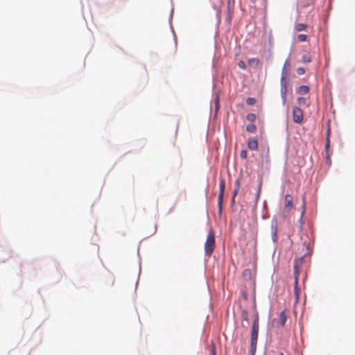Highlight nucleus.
<instances>
[{
    "instance_id": "nucleus-1",
    "label": "nucleus",
    "mask_w": 355,
    "mask_h": 355,
    "mask_svg": "<svg viewBox=\"0 0 355 355\" xmlns=\"http://www.w3.org/2000/svg\"><path fill=\"white\" fill-rule=\"evenodd\" d=\"M291 68V60L290 59H286L283 68L282 69V75H281V96L282 98V103L284 105L286 102V95H287V78L289 76V71Z\"/></svg>"
},
{
    "instance_id": "nucleus-2",
    "label": "nucleus",
    "mask_w": 355,
    "mask_h": 355,
    "mask_svg": "<svg viewBox=\"0 0 355 355\" xmlns=\"http://www.w3.org/2000/svg\"><path fill=\"white\" fill-rule=\"evenodd\" d=\"M259 317L256 316L254 319L251 331V339H250V353L251 355H254L257 349V344L258 340V332H259Z\"/></svg>"
},
{
    "instance_id": "nucleus-3",
    "label": "nucleus",
    "mask_w": 355,
    "mask_h": 355,
    "mask_svg": "<svg viewBox=\"0 0 355 355\" xmlns=\"http://www.w3.org/2000/svg\"><path fill=\"white\" fill-rule=\"evenodd\" d=\"M216 248L215 234L213 230L210 229L205 243V252L208 257H210Z\"/></svg>"
},
{
    "instance_id": "nucleus-4",
    "label": "nucleus",
    "mask_w": 355,
    "mask_h": 355,
    "mask_svg": "<svg viewBox=\"0 0 355 355\" xmlns=\"http://www.w3.org/2000/svg\"><path fill=\"white\" fill-rule=\"evenodd\" d=\"M225 189V182L223 179H222L220 182V191L219 195L218 198V214L220 215L222 214L223 209V196Z\"/></svg>"
},
{
    "instance_id": "nucleus-5",
    "label": "nucleus",
    "mask_w": 355,
    "mask_h": 355,
    "mask_svg": "<svg viewBox=\"0 0 355 355\" xmlns=\"http://www.w3.org/2000/svg\"><path fill=\"white\" fill-rule=\"evenodd\" d=\"M295 284H294V295L295 297V303H297L300 298V289L298 288V277H299V269L297 264L295 265Z\"/></svg>"
},
{
    "instance_id": "nucleus-6",
    "label": "nucleus",
    "mask_w": 355,
    "mask_h": 355,
    "mask_svg": "<svg viewBox=\"0 0 355 355\" xmlns=\"http://www.w3.org/2000/svg\"><path fill=\"white\" fill-rule=\"evenodd\" d=\"M304 114L302 110L297 107H294L293 110V119L296 123H301L303 121Z\"/></svg>"
},
{
    "instance_id": "nucleus-7",
    "label": "nucleus",
    "mask_w": 355,
    "mask_h": 355,
    "mask_svg": "<svg viewBox=\"0 0 355 355\" xmlns=\"http://www.w3.org/2000/svg\"><path fill=\"white\" fill-rule=\"evenodd\" d=\"M293 207V197L287 194L284 197V209L287 212L290 211Z\"/></svg>"
},
{
    "instance_id": "nucleus-8",
    "label": "nucleus",
    "mask_w": 355,
    "mask_h": 355,
    "mask_svg": "<svg viewBox=\"0 0 355 355\" xmlns=\"http://www.w3.org/2000/svg\"><path fill=\"white\" fill-rule=\"evenodd\" d=\"M287 320V315L286 313V311H283L280 313L279 315V321H277L275 320L273 321V324H276L278 326L284 327Z\"/></svg>"
},
{
    "instance_id": "nucleus-9",
    "label": "nucleus",
    "mask_w": 355,
    "mask_h": 355,
    "mask_svg": "<svg viewBox=\"0 0 355 355\" xmlns=\"http://www.w3.org/2000/svg\"><path fill=\"white\" fill-rule=\"evenodd\" d=\"M248 147L250 150H255L258 148V141L257 139L255 138H250L248 141Z\"/></svg>"
},
{
    "instance_id": "nucleus-10",
    "label": "nucleus",
    "mask_w": 355,
    "mask_h": 355,
    "mask_svg": "<svg viewBox=\"0 0 355 355\" xmlns=\"http://www.w3.org/2000/svg\"><path fill=\"white\" fill-rule=\"evenodd\" d=\"M277 225L276 224L272 225H271V235H272V240L273 242H276V241H277Z\"/></svg>"
},
{
    "instance_id": "nucleus-11",
    "label": "nucleus",
    "mask_w": 355,
    "mask_h": 355,
    "mask_svg": "<svg viewBox=\"0 0 355 355\" xmlns=\"http://www.w3.org/2000/svg\"><path fill=\"white\" fill-rule=\"evenodd\" d=\"M239 186H240L239 179H236V180L235 182V186H234V192H233V196H232V202L233 203L234 202L235 197H236V196L237 195V193L239 192Z\"/></svg>"
},
{
    "instance_id": "nucleus-12",
    "label": "nucleus",
    "mask_w": 355,
    "mask_h": 355,
    "mask_svg": "<svg viewBox=\"0 0 355 355\" xmlns=\"http://www.w3.org/2000/svg\"><path fill=\"white\" fill-rule=\"evenodd\" d=\"M248 62L250 66L256 67L259 64V60L257 58H250Z\"/></svg>"
},
{
    "instance_id": "nucleus-13",
    "label": "nucleus",
    "mask_w": 355,
    "mask_h": 355,
    "mask_svg": "<svg viewBox=\"0 0 355 355\" xmlns=\"http://www.w3.org/2000/svg\"><path fill=\"white\" fill-rule=\"evenodd\" d=\"M309 92V88L308 86L303 85L300 86L298 89V92L300 94H307Z\"/></svg>"
},
{
    "instance_id": "nucleus-14",
    "label": "nucleus",
    "mask_w": 355,
    "mask_h": 355,
    "mask_svg": "<svg viewBox=\"0 0 355 355\" xmlns=\"http://www.w3.org/2000/svg\"><path fill=\"white\" fill-rule=\"evenodd\" d=\"M246 130L249 132H255L256 130H257V127L253 123H250L249 125H247L246 127Z\"/></svg>"
},
{
    "instance_id": "nucleus-15",
    "label": "nucleus",
    "mask_w": 355,
    "mask_h": 355,
    "mask_svg": "<svg viewBox=\"0 0 355 355\" xmlns=\"http://www.w3.org/2000/svg\"><path fill=\"white\" fill-rule=\"evenodd\" d=\"M306 28V25L304 24H297L295 26V29L297 31H302L305 30Z\"/></svg>"
},
{
    "instance_id": "nucleus-16",
    "label": "nucleus",
    "mask_w": 355,
    "mask_h": 355,
    "mask_svg": "<svg viewBox=\"0 0 355 355\" xmlns=\"http://www.w3.org/2000/svg\"><path fill=\"white\" fill-rule=\"evenodd\" d=\"M246 118L249 121L253 122L256 119V115L253 113H250L247 115Z\"/></svg>"
},
{
    "instance_id": "nucleus-17",
    "label": "nucleus",
    "mask_w": 355,
    "mask_h": 355,
    "mask_svg": "<svg viewBox=\"0 0 355 355\" xmlns=\"http://www.w3.org/2000/svg\"><path fill=\"white\" fill-rule=\"evenodd\" d=\"M256 103V100L254 98L249 97L246 99V103L249 105H253Z\"/></svg>"
},
{
    "instance_id": "nucleus-18",
    "label": "nucleus",
    "mask_w": 355,
    "mask_h": 355,
    "mask_svg": "<svg viewBox=\"0 0 355 355\" xmlns=\"http://www.w3.org/2000/svg\"><path fill=\"white\" fill-rule=\"evenodd\" d=\"M297 38L300 42H304L306 40L307 36H306V35H304V34H300L297 36Z\"/></svg>"
},
{
    "instance_id": "nucleus-19",
    "label": "nucleus",
    "mask_w": 355,
    "mask_h": 355,
    "mask_svg": "<svg viewBox=\"0 0 355 355\" xmlns=\"http://www.w3.org/2000/svg\"><path fill=\"white\" fill-rule=\"evenodd\" d=\"M306 100L305 98L304 97H299L297 98V103L299 105H305L306 104Z\"/></svg>"
},
{
    "instance_id": "nucleus-20",
    "label": "nucleus",
    "mask_w": 355,
    "mask_h": 355,
    "mask_svg": "<svg viewBox=\"0 0 355 355\" xmlns=\"http://www.w3.org/2000/svg\"><path fill=\"white\" fill-rule=\"evenodd\" d=\"M302 60L304 62H310L311 61V58L309 55H304L302 56Z\"/></svg>"
},
{
    "instance_id": "nucleus-21",
    "label": "nucleus",
    "mask_w": 355,
    "mask_h": 355,
    "mask_svg": "<svg viewBox=\"0 0 355 355\" xmlns=\"http://www.w3.org/2000/svg\"><path fill=\"white\" fill-rule=\"evenodd\" d=\"M240 156L242 159H246L248 156V152L246 150H242L240 153Z\"/></svg>"
},
{
    "instance_id": "nucleus-22",
    "label": "nucleus",
    "mask_w": 355,
    "mask_h": 355,
    "mask_svg": "<svg viewBox=\"0 0 355 355\" xmlns=\"http://www.w3.org/2000/svg\"><path fill=\"white\" fill-rule=\"evenodd\" d=\"M238 66L242 69H246V64H245V62L243 60H241L238 63Z\"/></svg>"
},
{
    "instance_id": "nucleus-23",
    "label": "nucleus",
    "mask_w": 355,
    "mask_h": 355,
    "mask_svg": "<svg viewBox=\"0 0 355 355\" xmlns=\"http://www.w3.org/2000/svg\"><path fill=\"white\" fill-rule=\"evenodd\" d=\"M306 70L303 67H298L297 69V73L298 75H303L305 73Z\"/></svg>"
},
{
    "instance_id": "nucleus-24",
    "label": "nucleus",
    "mask_w": 355,
    "mask_h": 355,
    "mask_svg": "<svg viewBox=\"0 0 355 355\" xmlns=\"http://www.w3.org/2000/svg\"><path fill=\"white\" fill-rule=\"evenodd\" d=\"M242 318L245 321H248V313L247 311H243L242 312Z\"/></svg>"
},
{
    "instance_id": "nucleus-25",
    "label": "nucleus",
    "mask_w": 355,
    "mask_h": 355,
    "mask_svg": "<svg viewBox=\"0 0 355 355\" xmlns=\"http://www.w3.org/2000/svg\"><path fill=\"white\" fill-rule=\"evenodd\" d=\"M329 148V139H327V141H326V144H325V150H326V152H328Z\"/></svg>"
},
{
    "instance_id": "nucleus-26",
    "label": "nucleus",
    "mask_w": 355,
    "mask_h": 355,
    "mask_svg": "<svg viewBox=\"0 0 355 355\" xmlns=\"http://www.w3.org/2000/svg\"><path fill=\"white\" fill-rule=\"evenodd\" d=\"M326 158H327V163L328 164H331V159L328 152H326Z\"/></svg>"
},
{
    "instance_id": "nucleus-27",
    "label": "nucleus",
    "mask_w": 355,
    "mask_h": 355,
    "mask_svg": "<svg viewBox=\"0 0 355 355\" xmlns=\"http://www.w3.org/2000/svg\"><path fill=\"white\" fill-rule=\"evenodd\" d=\"M211 355H216V350H215V347H212Z\"/></svg>"
},
{
    "instance_id": "nucleus-28",
    "label": "nucleus",
    "mask_w": 355,
    "mask_h": 355,
    "mask_svg": "<svg viewBox=\"0 0 355 355\" xmlns=\"http://www.w3.org/2000/svg\"><path fill=\"white\" fill-rule=\"evenodd\" d=\"M218 103H219V101H218V98H217L216 100V108L218 109Z\"/></svg>"
},
{
    "instance_id": "nucleus-29",
    "label": "nucleus",
    "mask_w": 355,
    "mask_h": 355,
    "mask_svg": "<svg viewBox=\"0 0 355 355\" xmlns=\"http://www.w3.org/2000/svg\"><path fill=\"white\" fill-rule=\"evenodd\" d=\"M279 355H284V354H283V353H281Z\"/></svg>"
}]
</instances>
